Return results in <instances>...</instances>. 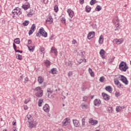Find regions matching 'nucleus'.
<instances>
[{
    "label": "nucleus",
    "instance_id": "20e7f679",
    "mask_svg": "<svg viewBox=\"0 0 131 131\" xmlns=\"http://www.w3.org/2000/svg\"><path fill=\"white\" fill-rule=\"evenodd\" d=\"M39 33H40V34H41V35H42L44 37H47V36H48V33L46 32V31H45L43 28H41L39 30Z\"/></svg>",
    "mask_w": 131,
    "mask_h": 131
},
{
    "label": "nucleus",
    "instance_id": "5fc2aeb1",
    "mask_svg": "<svg viewBox=\"0 0 131 131\" xmlns=\"http://www.w3.org/2000/svg\"><path fill=\"white\" fill-rule=\"evenodd\" d=\"M116 97H119L120 96V93L119 92H116L115 93Z\"/></svg>",
    "mask_w": 131,
    "mask_h": 131
},
{
    "label": "nucleus",
    "instance_id": "774afa93",
    "mask_svg": "<svg viewBox=\"0 0 131 131\" xmlns=\"http://www.w3.org/2000/svg\"><path fill=\"white\" fill-rule=\"evenodd\" d=\"M25 80L26 81H28V78L26 77V78H25Z\"/></svg>",
    "mask_w": 131,
    "mask_h": 131
},
{
    "label": "nucleus",
    "instance_id": "603ef678",
    "mask_svg": "<svg viewBox=\"0 0 131 131\" xmlns=\"http://www.w3.org/2000/svg\"><path fill=\"white\" fill-rule=\"evenodd\" d=\"M33 32H34V31L32 30H30V31H29V35H31V34H32V33H33Z\"/></svg>",
    "mask_w": 131,
    "mask_h": 131
},
{
    "label": "nucleus",
    "instance_id": "c9c22d12",
    "mask_svg": "<svg viewBox=\"0 0 131 131\" xmlns=\"http://www.w3.org/2000/svg\"><path fill=\"white\" fill-rule=\"evenodd\" d=\"M28 49L30 52H33L34 51V46H28Z\"/></svg>",
    "mask_w": 131,
    "mask_h": 131
},
{
    "label": "nucleus",
    "instance_id": "0eeeda50",
    "mask_svg": "<svg viewBox=\"0 0 131 131\" xmlns=\"http://www.w3.org/2000/svg\"><path fill=\"white\" fill-rule=\"evenodd\" d=\"M120 80L123 83H125V84H128V81H127L126 77H124L123 75H120Z\"/></svg>",
    "mask_w": 131,
    "mask_h": 131
},
{
    "label": "nucleus",
    "instance_id": "69168bd1",
    "mask_svg": "<svg viewBox=\"0 0 131 131\" xmlns=\"http://www.w3.org/2000/svg\"><path fill=\"white\" fill-rule=\"evenodd\" d=\"M23 79V76H20V78L19 79V80H22Z\"/></svg>",
    "mask_w": 131,
    "mask_h": 131
},
{
    "label": "nucleus",
    "instance_id": "49530a36",
    "mask_svg": "<svg viewBox=\"0 0 131 131\" xmlns=\"http://www.w3.org/2000/svg\"><path fill=\"white\" fill-rule=\"evenodd\" d=\"M66 64L69 66H72V61H68L66 62Z\"/></svg>",
    "mask_w": 131,
    "mask_h": 131
},
{
    "label": "nucleus",
    "instance_id": "a878e982",
    "mask_svg": "<svg viewBox=\"0 0 131 131\" xmlns=\"http://www.w3.org/2000/svg\"><path fill=\"white\" fill-rule=\"evenodd\" d=\"M45 64L47 67H50V66H51V62L48 60L45 61Z\"/></svg>",
    "mask_w": 131,
    "mask_h": 131
},
{
    "label": "nucleus",
    "instance_id": "9b49d317",
    "mask_svg": "<svg viewBox=\"0 0 131 131\" xmlns=\"http://www.w3.org/2000/svg\"><path fill=\"white\" fill-rule=\"evenodd\" d=\"M94 106H97V107H99L100 105H101V100L98 99H96L94 101Z\"/></svg>",
    "mask_w": 131,
    "mask_h": 131
},
{
    "label": "nucleus",
    "instance_id": "ddd939ff",
    "mask_svg": "<svg viewBox=\"0 0 131 131\" xmlns=\"http://www.w3.org/2000/svg\"><path fill=\"white\" fill-rule=\"evenodd\" d=\"M43 110L45 112H49L50 111V106H49V104H46L43 107Z\"/></svg>",
    "mask_w": 131,
    "mask_h": 131
},
{
    "label": "nucleus",
    "instance_id": "f704fd0d",
    "mask_svg": "<svg viewBox=\"0 0 131 131\" xmlns=\"http://www.w3.org/2000/svg\"><path fill=\"white\" fill-rule=\"evenodd\" d=\"M14 42L17 43V45H19L20 43V39L19 38H17L14 39Z\"/></svg>",
    "mask_w": 131,
    "mask_h": 131
},
{
    "label": "nucleus",
    "instance_id": "4c0bfd02",
    "mask_svg": "<svg viewBox=\"0 0 131 131\" xmlns=\"http://www.w3.org/2000/svg\"><path fill=\"white\" fill-rule=\"evenodd\" d=\"M82 125L83 127H84L85 125V119L84 118L82 119Z\"/></svg>",
    "mask_w": 131,
    "mask_h": 131
},
{
    "label": "nucleus",
    "instance_id": "13d9d810",
    "mask_svg": "<svg viewBox=\"0 0 131 131\" xmlns=\"http://www.w3.org/2000/svg\"><path fill=\"white\" fill-rule=\"evenodd\" d=\"M15 51L16 52H17V53H23V51H20V50H17V49L15 50Z\"/></svg>",
    "mask_w": 131,
    "mask_h": 131
},
{
    "label": "nucleus",
    "instance_id": "393cba45",
    "mask_svg": "<svg viewBox=\"0 0 131 131\" xmlns=\"http://www.w3.org/2000/svg\"><path fill=\"white\" fill-rule=\"evenodd\" d=\"M35 92H37V93H39L40 92H42L43 91L41 90V88H40V86H38L37 88H36L34 89Z\"/></svg>",
    "mask_w": 131,
    "mask_h": 131
},
{
    "label": "nucleus",
    "instance_id": "a211bd4d",
    "mask_svg": "<svg viewBox=\"0 0 131 131\" xmlns=\"http://www.w3.org/2000/svg\"><path fill=\"white\" fill-rule=\"evenodd\" d=\"M105 91H106L107 92H108V93H110L111 94V93H112V91H113L112 87H111V86H106L105 88Z\"/></svg>",
    "mask_w": 131,
    "mask_h": 131
},
{
    "label": "nucleus",
    "instance_id": "b1692460",
    "mask_svg": "<svg viewBox=\"0 0 131 131\" xmlns=\"http://www.w3.org/2000/svg\"><path fill=\"white\" fill-rule=\"evenodd\" d=\"M103 42H104V38H103V36L100 35L99 39V43L100 45H102V43H103Z\"/></svg>",
    "mask_w": 131,
    "mask_h": 131
},
{
    "label": "nucleus",
    "instance_id": "a19ab883",
    "mask_svg": "<svg viewBox=\"0 0 131 131\" xmlns=\"http://www.w3.org/2000/svg\"><path fill=\"white\" fill-rule=\"evenodd\" d=\"M96 3H97V1L91 0L90 2V5H91V6H93V5H95V4H96Z\"/></svg>",
    "mask_w": 131,
    "mask_h": 131
},
{
    "label": "nucleus",
    "instance_id": "bf43d9fd",
    "mask_svg": "<svg viewBox=\"0 0 131 131\" xmlns=\"http://www.w3.org/2000/svg\"><path fill=\"white\" fill-rule=\"evenodd\" d=\"M72 43H73V45H75V43H76V40L73 39L72 40Z\"/></svg>",
    "mask_w": 131,
    "mask_h": 131
},
{
    "label": "nucleus",
    "instance_id": "c03bdc74",
    "mask_svg": "<svg viewBox=\"0 0 131 131\" xmlns=\"http://www.w3.org/2000/svg\"><path fill=\"white\" fill-rule=\"evenodd\" d=\"M117 85L119 89H123V85H122V84H121L120 82Z\"/></svg>",
    "mask_w": 131,
    "mask_h": 131
},
{
    "label": "nucleus",
    "instance_id": "6e6552de",
    "mask_svg": "<svg viewBox=\"0 0 131 131\" xmlns=\"http://www.w3.org/2000/svg\"><path fill=\"white\" fill-rule=\"evenodd\" d=\"M122 42H123V39H115L114 40V43L116 45H121Z\"/></svg>",
    "mask_w": 131,
    "mask_h": 131
},
{
    "label": "nucleus",
    "instance_id": "338daca9",
    "mask_svg": "<svg viewBox=\"0 0 131 131\" xmlns=\"http://www.w3.org/2000/svg\"><path fill=\"white\" fill-rule=\"evenodd\" d=\"M28 43L29 45H30V43H31V40H28Z\"/></svg>",
    "mask_w": 131,
    "mask_h": 131
},
{
    "label": "nucleus",
    "instance_id": "f8f14e48",
    "mask_svg": "<svg viewBox=\"0 0 131 131\" xmlns=\"http://www.w3.org/2000/svg\"><path fill=\"white\" fill-rule=\"evenodd\" d=\"M22 8L23 9H24V10H25V11H26V10H28V9L30 8V4L28 3H26L25 5L22 6Z\"/></svg>",
    "mask_w": 131,
    "mask_h": 131
},
{
    "label": "nucleus",
    "instance_id": "473e14b6",
    "mask_svg": "<svg viewBox=\"0 0 131 131\" xmlns=\"http://www.w3.org/2000/svg\"><path fill=\"white\" fill-rule=\"evenodd\" d=\"M40 52H41V54H43V55H45V48L41 47L39 49Z\"/></svg>",
    "mask_w": 131,
    "mask_h": 131
},
{
    "label": "nucleus",
    "instance_id": "dca6fc26",
    "mask_svg": "<svg viewBox=\"0 0 131 131\" xmlns=\"http://www.w3.org/2000/svg\"><path fill=\"white\" fill-rule=\"evenodd\" d=\"M47 23H49V24H52L53 23V18L52 16H49L48 18L46 19Z\"/></svg>",
    "mask_w": 131,
    "mask_h": 131
},
{
    "label": "nucleus",
    "instance_id": "72a5a7b5",
    "mask_svg": "<svg viewBox=\"0 0 131 131\" xmlns=\"http://www.w3.org/2000/svg\"><path fill=\"white\" fill-rule=\"evenodd\" d=\"M114 82L116 85H118V84H119V83H120V82H119V80H118V79L117 78L114 79Z\"/></svg>",
    "mask_w": 131,
    "mask_h": 131
},
{
    "label": "nucleus",
    "instance_id": "a18cd8bd",
    "mask_svg": "<svg viewBox=\"0 0 131 131\" xmlns=\"http://www.w3.org/2000/svg\"><path fill=\"white\" fill-rule=\"evenodd\" d=\"M72 75H73V73L72 71H69L68 73V76L70 77L71 76H72Z\"/></svg>",
    "mask_w": 131,
    "mask_h": 131
},
{
    "label": "nucleus",
    "instance_id": "3c124183",
    "mask_svg": "<svg viewBox=\"0 0 131 131\" xmlns=\"http://www.w3.org/2000/svg\"><path fill=\"white\" fill-rule=\"evenodd\" d=\"M78 63H79V64H81V63H82V62H83V59H80L79 60H77Z\"/></svg>",
    "mask_w": 131,
    "mask_h": 131
},
{
    "label": "nucleus",
    "instance_id": "c85d7f7f",
    "mask_svg": "<svg viewBox=\"0 0 131 131\" xmlns=\"http://www.w3.org/2000/svg\"><path fill=\"white\" fill-rule=\"evenodd\" d=\"M99 54L101 55V56L103 58V56L105 55V51L103 49L100 50Z\"/></svg>",
    "mask_w": 131,
    "mask_h": 131
},
{
    "label": "nucleus",
    "instance_id": "e433bc0d",
    "mask_svg": "<svg viewBox=\"0 0 131 131\" xmlns=\"http://www.w3.org/2000/svg\"><path fill=\"white\" fill-rule=\"evenodd\" d=\"M47 92L49 93L48 97H50V94H52L53 93V90L51 89H48Z\"/></svg>",
    "mask_w": 131,
    "mask_h": 131
},
{
    "label": "nucleus",
    "instance_id": "c756f323",
    "mask_svg": "<svg viewBox=\"0 0 131 131\" xmlns=\"http://www.w3.org/2000/svg\"><path fill=\"white\" fill-rule=\"evenodd\" d=\"M107 111L108 113H113V107H108Z\"/></svg>",
    "mask_w": 131,
    "mask_h": 131
},
{
    "label": "nucleus",
    "instance_id": "e2e57ef3",
    "mask_svg": "<svg viewBox=\"0 0 131 131\" xmlns=\"http://www.w3.org/2000/svg\"><path fill=\"white\" fill-rule=\"evenodd\" d=\"M40 33H39V32H38V33H36V36H38V37H40Z\"/></svg>",
    "mask_w": 131,
    "mask_h": 131
},
{
    "label": "nucleus",
    "instance_id": "412c9836",
    "mask_svg": "<svg viewBox=\"0 0 131 131\" xmlns=\"http://www.w3.org/2000/svg\"><path fill=\"white\" fill-rule=\"evenodd\" d=\"M49 72L50 73H52V74H57L58 71H57V69L53 68Z\"/></svg>",
    "mask_w": 131,
    "mask_h": 131
},
{
    "label": "nucleus",
    "instance_id": "1a4fd4ad",
    "mask_svg": "<svg viewBox=\"0 0 131 131\" xmlns=\"http://www.w3.org/2000/svg\"><path fill=\"white\" fill-rule=\"evenodd\" d=\"M95 37V32H90L88 35V39H92Z\"/></svg>",
    "mask_w": 131,
    "mask_h": 131
},
{
    "label": "nucleus",
    "instance_id": "79ce46f5",
    "mask_svg": "<svg viewBox=\"0 0 131 131\" xmlns=\"http://www.w3.org/2000/svg\"><path fill=\"white\" fill-rule=\"evenodd\" d=\"M36 28V27L35 26V24H33L31 26V30L34 31Z\"/></svg>",
    "mask_w": 131,
    "mask_h": 131
},
{
    "label": "nucleus",
    "instance_id": "bb28decb",
    "mask_svg": "<svg viewBox=\"0 0 131 131\" xmlns=\"http://www.w3.org/2000/svg\"><path fill=\"white\" fill-rule=\"evenodd\" d=\"M124 107H122L121 106H117L116 108V110L117 112H120L122 109H124Z\"/></svg>",
    "mask_w": 131,
    "mask_h": 131
},
{
    "label": "nucleus",
    "instance_id": "7c9ffc66",
    "mask_svg": "<svg viewBox=\"0 0 131 131\" xmlns=\"http://www.w3.org/2000/svg\"><path fill=\"white\" fill-rule=\"evenodd\" d=\"M43 100L42 99H39L38 101V105L39 107H41V104H42V102H43Z\"/></svg>",
    "mask_w": 131,
    "mask_h": 131
},
{
    "label": "nucleus",
    "instance_id": "5701e85b",
    "mask_svg": "<svg viewBox=\"0 0 131 131\" xmlns=\"http://www.w3.org/2000/svg\"><path fill=\"white\" fill-rule=\"evenodd\" d=\"M38 81L39 83H40V84H41V83H42V82H43V78L41 76L38 77Z\"/></svg>",
    "mask_w": 131,
    "mask_h": 131
},
{
    "label": "nucleus",
    "instance_id": "680f3d73",
    "mask_svg": "<svg viewBox=\"0 0 131 131\" xmlns=\"http://www.w3.org/2000/svg\"><path fill=\"white\" fill-rule=\"evenodd\" d=\"M24 109L25 110H27V109H28V107L27 106V105H24Z\"/></svg>",
    "mask_w": 131,
    "mask_h": 131
},
{
    "label": "nucleus",
    "instance_id": "4d7b16f0",
    "mask_svg": "<svg viewBox=\"0 0 131 131\" xmlns=\"http://www.w3.org/2000/svg\"><path fill=\"white\" fill-rule=\"evenodd\" d=\"M13 48L14 51H16V50L17 49H16V45H15V43H13Z\"/></svg>",
    "mask_w": 131,
    "mask_h": 131
},
{
    "label": "nucleus",
    "instance_id": "f257e3e1",
    "mask_svg": "<svg viewBox=\"0 0 131 131\" xmlns=\"http://www.w3.org/2000/svg\"><path fill=\"white\" fill-rule=\"evenodd\" d=\"M26 119L28 120L27 124L30 128H34V127H36V125H37V122L33 120V118H32L31 115L28 114L26 116Z\"/></svg>",
    "mask_w": 131,
    "mask_h": 131
},
{
    "label": "nucleus",
    "instance_id": "6ab92c4d",
    "mask_svg": "<svg viewBox=\"0 0 131 131\" xmlns=\"http://www.w3.org/2000/svg\"><path fill=\"white\" fill-rule=\"evenodd\" d=\"M113 22L114 23V24H117L116 27H118V26H119V23H118L119 22V19H118V18L114 19L113 20Z\"/></svg>",
    "mask_w": 131,
    "mask_h": 131
},
{
    "label": "nucleus",
    "instance_id": "de8ad7c7",
    "mask_svg": "<svg viewBox=\"0 0 131 131\" xmlns=\"http://www.w3.org/2000/svg\"><path fill=\"white\" fill-rule=\"evenodd\" d=\"M61 21L62 23H63V24H65V23H66V19H65V17L61 18Z\"/></svg>",
    "mask_w": 131,
    "mask_h": 131
},
{
    "label": "nucleus",
    "instance_id": "aec40b11",
    "mask_svg": "<svg viewBox=\"0 0 131 131\" xmlns=\"http://www.w3.org/2000/svg\"><path fill=\"white\" fill-rule=\"evenodd\" d=\"M43 91H40V92H36V93L35 94V96L36 97H38V98L40 97H42V95H43Z\"/></svg>",
    "mask_w": 131,
    "mask_h": 131
},
{
    "label": "nucleus",
    "instance_id": "4468645a",
    "mask_svg": "<svg viewBox=\"0 0 131 131\" xmlns=\"http://www.w3.org/2000/svg\"><path fill=\"white\" fill-rule=\"evenodd\" d=\"M73 122L74 126H75L76 127H78L79 126V121L73 119Z\"/></svg>",
    "mask_w": 131,
    "mask_h": 131
},
{
    "label": "nucleus",
    "instance_id": "09e8293b",
    "mask_svg": "<svg viewBox=\"0 0 131 131\" xmlns=\"http://www.w3.org/2000/svg\"><path fill=\"white\" fill-rule=\"evenodd\" d=\"M96 9H97V11L99 12V11H101L102 10V7H101V6L98 5L96 7Z\"/></svg>",
    "mask_w": 131,
    "mask_h": 131
},
{
    "label": "nucleus",
    "instance_id": "cd10ccee",
    "mask_svg": "<svg viewBox=\"0 0 131 131\" xmlns=\"http://www.w3.org/2000/svg\"><path fill=\"white\" fill-rule=\"evenodd\" d=\"M89 72L91 76H94L95 74H94V72H93V70L90 68L89 69Z\"/></svg>",
    "mask_w": 131,
    "mask_h": 131
},
{
    "label": "nucleus",
    "instance_id": "f03ea898",
    "mask_svg": "<svg viewBox=\"0 0 131 131\" xmlns=\"http://www.w3.org/2000/svg\"><path fill=\"white\" fill-rule=\"evenodd\" d=\"M119 69L123 72H125L128 69V67L126 65V63L122 61L119 66Z\"/></svg>",
    "mask_w": 131,
    "mask_h": 131
},
{
    "label": "nucleus",
    "instance_id": "39448f33",
    "mask_svg": "<svg viewBox=\"0 0 131 131\" xmlns=\"http://www.w3.org/2000/svg\"><path fill=\"white\" fill-rule=\"evenodd\" d=\"M70 124V118H66L62 121V125L66 126V125H69Z\"/></svg>",
    "mask_w": 131,
    "mask_h": 131
},
{
    "label": "nucleus",
    "instance_id": "052dcab7",
    "mask_svg": "<svg viewBox=\"0 0 131 131\" xmlns=\"http://www.w3.org/2000/svg\"><path fill=\"white\" fill-rule=\"evenodd\" d=\"M84 3V0H80V4L82 5Z\"/></svg>",
    "mask_w": 131,
    "mask_h": 131
},
{
    "label": "nucleus",
    "instance_id": "7ed1b4c3",
    "mask_svg": "<svg viewBox=\"0 0 131 131\" xmlns=\"http://www.w3.org/2000/svg\"><path fill=\"white\" fill-rule=\"evenodd\" d=\"M12 13L13 14V15H12L13 18L16 17V15L17 16H20V15L22 14V12H21V9L19 8L18 7H17L13 10Z\"/></svg>",
    "mask_w": 131,
    "mask_h": 131
},
{
    "label": "nucleus",
    "instance_id": "6e6d98bb",
    "mask_svg": "<svg viewBox=\"0 0 131 131\" xmlns=\"http://www.w3.org/2000/svg\"><path fill=\"white\" fill-rule=\"evenodd\" d=\"M86 99H88V97H86V96L83 97V102H85V101H86Z\"/></svg>",
    "mask_w": 131,
    "mask_h": 131
},
{
    "label": "nucleus",
    "instance_id": "f3484780",
    "mask_svg": "<svg viewBox=\"0 0 131 131\" xmlns=\"http://www.w3.org/2000/svg\"><path fill=\"white\" fill-rule=\"evenodd\" d=\"M51 53H54L55 56L58 55V51H57V49L55 47H52L51 50Z\"/></svg>",
    "mask_w": 131,
    "mask_h": 131
},
{
    "label": "nucleus",
    "instance_id": "2f4dec72",
    "mask_svg": "<svg viewBox=\"0 0 131 131\" xmlns=\"http://www.w3.org/2000/svg\"><path fill=\"white\" fill-rule=\"evenodd\" d=\"M85 11L87 13H90L91 12V7L89 6H86Z\"/></svg>",
    "mask_w": 131,
    "mask_h": 131
},
{
    "label": "nucleus",
    "instance_id": "864d4df0",
    "mask_svg": "<svg viewBox=\"0 0 131 131\" xmlns=\"http://www.w3.org/2000/svg\"><path fill=\"white\" fill-rule=\"evenodd\" d=\"M30 102V99H27L25 101L24 103L25 104H28V103H29Z\"/></svg>",
    "mask_w": 131,
    "mask_h": 131
},
{
    "label": "nucleus",
    "instance_id": "9d476101",
    "mask_svg": "<svg viewBox=\"0 0 131 131\" xmlns=\"http://www.w3.org/2000/svg\"><path fill=\"white\" fill-rule=\"evenodd\" d=\"M67 12L70 18H73V16H74V12L73 11H72L71 9H68Z\"/></svg>",
    "mask_w": 131,
    "mask_h": 131
},
{
    "label": "nucleus",
    "instance_id": "37998d69",
    "mask_svg": "<svg viewBox=\"0 0 131 131\" xmlns=\"http://www.w3.org/2000/svg\"><path fill=\"white\" fill-rule=\"evenodd\" d=\"M16 58L17 60H22L23 59L22 55H20V54H18L17 56H16Z\"/></svg>",
    "mask_w": 131,
    "mask_h": 131
},
{
    "label": "nucleus",
    "instance_id": "0e129e2a",
    "mask_svg": "<svg viewBox=\"0 0 131 131\" xmlns=\"http://www.w3.org/2000/svg\"><path fill=\"white\" fill-rule=\"evenodd\" d=\"M81 106L82 108H86V105L85 104H82Z\"/></svg>",
    "mask_w": 131,
    "mask_h": 131
},
{
    "label": "nucleus",
    "instance_id": "423d86ee",
    "mask_svg": "<svg viewBox=\"0 0 131 131\" xmlns=\"http://www.w3.org/2000/svg\"><path fill=\"white\" fill-rule=\"evenodd\" d=\"M89 122L91 125L95 126L98 124V120H94L93 118L89 119Z\"/></svg>",
    "mask_w": 131,
    "mask_h": 131
},
{
    "label": "nucleus",
    "instance_id": "8fccbe9b",
    "mask_svg": "<svg viewBox=\"0 0 131 131\" xmlns=\"http://www.w3.org/2000/svg\"><path fill=\"white\" fill-rule=\"evenodd\" d=\"M58 11H59V9L58 8V7L57 6V5H56L54 7V11L55 12V13H57V12H58Z\"/></svg>",
    "mask_w": 131,
    "mask_h": 131
},
{
    "label": "nucleus",
    "instance_id": "ea45409f",
    "mask_svg": "<svg viewBox=\"0 0 131 131\" xmlns=\"http://www.w3.org/2000/svg\"><path fill=\"white\" fill-rule=\"evenodd\" d=\"M105 80V77L102 76L99 78V81L100 82H104V81Z\"/></svg>",
    "mask_w": 131,
    "mask_h": 131
},
{
    "label": "nucleus",
    "instance_id": "4be33fe9",
    "mask_svg": "<svg viewBox=\"0 0 131 131\" xmlns=\"http://www.w3.org/2000/svg\"><path fill=\"white\" fill-rule=\"evenodd\" d=\"M103 99L104 100H105V101H108L110 99V98L109 97V95H108L107 94H104L103 95Z\"/></svg>",
    "mask_w": 131,
    "mask_h": 131
},
{
    "label": "nucleus",
    "instance_id": "58836bf2",
    "mask_svg": "<svg viewBox=\"0 0 131 131\" xmlns=\"http://www.w3.org/2000/svg\"><path fill=\"white\" fill-rule=\"evenodd\" d=\"M29 24V21H28V20H25V21L23 23V25H24V26H27Z\"/></svg>",
    "mask_w": 131,
    "mask_h": 131
},
{
    "label": "nucleus",
    "instance_id": "2eb2a0df",
    "mask_svg": "<svg viewBox=\"0 0 131 131\" xmlns=\"http://www.w3.org/2000/svg\"><path fill=\"white\" fill-rule=\"evenodd\" d=\"M34 14V11L32 9H30L29 12H27L28 17H32Z\"/></svg>",
    "mask_w": 131,
    "mask_h": 131
}]
</instances>
